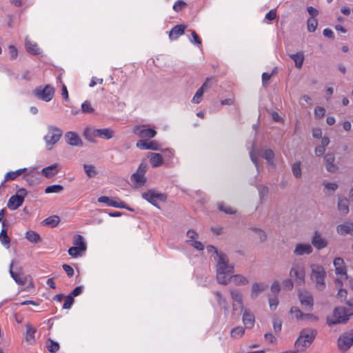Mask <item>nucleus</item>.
<instances>
[{"instance_id": "obj_1", "label": "nucleus", "mask_w": 353, "mask_h": 353, "mask_svg": "<svg viewBox=\"0 0 353 353\" xmlns=\"http://www.w3.org/2000/svg\"><path fill=\"white\" fill-rule=\"evenodd\" d=\"M234 265L229 263L228 256L220 252L216 267L217 282L222 285H228L231 281V278H229L230 274L234 272Z\"/></svg>"}, {"instance_id": "obj_2", "label": "nucleus", "mask_w": 353, "mask_h": 353, "mask_svg": "<svg viewBox=\"0 0 353 353\" xmlns=\"http://www.w3.org/2000/svg\"><path fill=\"white\" fill-rule=\"evenodd\" d=\"M352 315L353 312H350L349 309L344 307H336L333 310L332 314L327 316L326 323L329 326L345 324Z\"/></svg>"}, {"instance_id": "obj_3", "label": "nucleus", "mask_w": 353, "mask_h": 353, "mask_svg": "<svg viewBox=\"0 0 353 353\" xmlns=\"http://www.w3.org/2000/svg\"><path fill=\"white\" fill-rule=\"evenodd\" d=\"M310 269L312 281L315 284V287L319 291H323L326 287L325 280L327 274L325 268L319 264H312Z\"/></svg>"}, {"instance_id": "obj_4", "label": "nucleus", "mask_w": 353, "mask_h": 353, "mask_svg": "<svg viewBox=\"0 0 353 353\" xmlns=\"http://www.w3.org/2000/svg\"><path fill=\"white\" fill-rule=\"evenodd\" d=\"M83 135L88 141L94 143L96 137L110 139L114 136V131L110 128L96 129L94 127H87Z\"/></svg>"}, {"instance_id": "obj_5", "label": "nucleus", "mask_w": 353, "mask_h": 353, "mask_svg": "<svg viewBox=\"0 0 353 353\" xmlns=\"http://www.w3.org/2000/svg\"><path fill=\"white\" fill-rule=\"evenodd\" d=\"M316 332L314 330H303L301 332L299 338L295 341L294 345L297 352L304 351L314 341Z\"/></svg>"}, {"instance_id": "obj_6", "label": "nucleus", "mask_w": 353, "mask_h": 353, "mask_svg": "<svg viewBox=\"0 0 353 353\" xmlns=\"http://www.w3.org/2000/svg\"><path fill=\"white\" fill-rule=\"evenodd\" d=\"M10 274L12 278L17 283L21 285L26 284L27 276L22 272V268L19 265V262L12 261L10 265Z\"/></svg>"}, {"instance_id": "obj_7", "label": "nucleus", "mask_w": 353, "mask_h": 353, "mask_svg": "<svg viewBox=\"0 0 353 353\" xmlns=\"http://www.w3.org/2000/svg\"><path fill=\"white\" fill-rule=\"evenodd\" d=\"M33 94L39 99L48 102L54 95V88L50 85L37 87L33 91Z\"/></svg>"}, {"instance_id": "obj_8", "label": "nucleus", "mask_w": 353, "mask_h": 353, "mask_svg": "<svg viewBox=\"0 0 353 353\" xmlns=\"http://www.w3.org/2000/svg\"><path fill=\"white\" fill-rule=\"evenodd\" d=\"M290 275L295 278L296 285H303L305 283V270L303 265L294 264L290 271Z\"/></svg>"}, {"instance_id": "obj_9", "label": "nucleus", "mask_w": 353, "mask_h": 353, "mask_svg": "<svg viewBox=\"0 0 353 353\" xmlns=\"http://www.w3.org/2000/svg\"><path fill=\"white\" fill-rule=\"evenodd\" d=\"M62 134V130L57 127L49 126L48 133L44 137V140L48 145H54L59 141Z\"/></svg>"}, {"instance_id": "obj_10", "label": "nucleus", "mask_w": 353, "mask_h": 353, "mask_svg": "<svg viewBox=\"0 0 353 353\" xmlns=\"http://www.w3.org/2000/svg\"><path fill=\"white\" fill-rule=\"evenodd\" d=\"M142 196L146 201L150 202L153 205L159 208V205L157 203V201H161L165 202L166 201L167 196L165 194L162 193H157L153 190H149L146 192H143L142 194Z\"/></svg>"}, {"instance_id": "obj_11", "label": "nucleus", "mask_w": 353, "mask_h": 353, "mask_svg": "<svg viewBox=\"0 0 353 353\" xmlns=\"http://www.w3.org/2000/svg\"><path fill=\"white\" fill-rule=\"evenodd\" d=\"M353 344V330L344 333L341 336L337 342V345L341 351H347Z\"/></svg>"}, {"instance_id": "obj_12", "label": "nucleus", "mask_w": 353, "mask_h": 353, "mask_svg": "<svg viewBox=\"0 0 353 353\" xmlns=\"http://www.w3.org/2000/svg\"><path fill=\"white\" fill-rule=\"evenodd\" d=\"M311 243L317 250L325 248L328 245L327 240L322 236L319 231L314 233Z\"/></svg>"}, {"instance_id": "obj_13", "label": "nucleus", "mask_w": 353, "mask_h": 353, "mask_svg": "<svg viewBox=\"0 0 353 353\" xmlns=\"http://www.w3.org/2000/svg\"><path fill=\"white\" fill-rule=\"evenodd\" d=\"M243 311L242 321L247 329H252L255 323V316L248 309H244Z\"/></svg>"}, {"instance_id": "obj_14", "label": "nucleus", "mask_w": 353, "mask_h": 353, "mask_svg": "<svg viewBox=\"0 0 353 353\" xmlns=\"http://www.w3.org/2000/svg\"><path fill=\"white\" fill-rule=\"evenodd\" d=\"M324 161L327 172L335 173L339 170V166L334 163L335 157L332 153H327L324 156Z\"/></svg>"}, {"instance_id": "obj_15", "label": "nucleus", "mask_w": 353, "mask_h": 353, "mask_svg": "<svg viewBox=\"0 0 353 353\" xmlns=\"http://www.w3.org/2000/svg\"><path fill=\"white\" fill-rule=\"evenodd\" d=\"M66 143L72 146H82L83 142L77 133L74 132H68L65 134Z\"/></svg>"}, {"instance_id": "obj_16", "label": "nucleus", "mask_w": 353, "mask_h": 353, "mask_svg": "<svg viewBox=\"0 0 353 353\" xmlns=\"http://www.w3.org/2000/svg\"><path fill=\"white\" fill-rule=\"evenodd\" d=\"M98 201L100 203H107V205L108 206L128 209V208L126 206L125 203L119 199L114 200V199H110L108 196H102L98 199Z\"/></svg>"}, {"instance_id": "obj_17", "label": "nucleus", "mask_w": 353, "mask_h": 353, "mask_svg": "<svg viewBox=\"0 0 353 353\" xmlns=\"http://www.w3.org/2000/svg\"><path fill=\"white\" fill-rule=\"evenodd\" d=\"M313 251L311 245L308 243H297L294 250V254L296 256H303L304 254H310Z\"/></svg>"}, {"instance_id": "obj_18", "label": "nucleus", "mask_w": 353, "mask_h": 353, "mask_svg": "<svg viewBox=\"0 0 353 353\" xmlns=\"http://www.w3.org/2000/svg\"><path fill=\"white\" fill-rule=\"evenodd\" d=\"M137 147L141 150H159V145L157 142L154 141H148L145 139H141L137 142Z\"/></svg>"}, {"instance_id": "obj_19", "label": "nucleus", "mask_w": 353, "mask_h": 353, "mask_svg": "<svg viewBox=\"0 0 353 353\" xmlns=\"http://www.w3.org/2000/svg\"><path fill=\"white\" fill-rule=\"evenodd\" d=\"M134 132L141 138H152L157 132L152 128H144V127H136L134 129Z\"/></svg>"}, {"instance_id": "obj_20", "label": "nucleus", "mask_w": 353, "mask_h": 353, "mask_svg": "<svg viewBox=\"0 0 353 353\" xmlns=\"http://www.w3.org/2000/svg\"><path fill=\"white\" fill-rule=\"evenodd\" d=\"M336 232L341 236H345L346 234L353 236V223L345 222L343 224L337 225Z\"/></svg>"}, {"instance_id": "obj_21", "label": "nucleus", "mask_w": 353, "mask_h": 353, "mask_svg": "<svg viewBox=\"0 0 353 353\" xmlns=\"http://www.w3.org/2000/svg\"><path fill=\"white\" fill-rule=\"evenodd\" d=\"M333 263L334 266L335 267L336 274L344 275L347 279V271L343 259L341 257H336L334 259Z\"/></svg>"}, {"instance_id": "obj_22", "label": "nucleus", "mask_w": 353, "mask_h": 353, "mask_svg": "<svg viewBox=\"0 0 353 353\" xmlns=\"http://www.w3.org/2000/svg\"><path fill=\"white\" fill-rule=\"evenodd\" d=\"M61 170L58 163H54L41 170V174L46 178H51L55 176Z\"/></svg>"}, {"instance_id": "obj_23", "label": "nucleus", "mask_w": 353, "mask_h": 353, "mask_svg": "<svg viewBox=\"0 0 353 353\" xmlns=\"http://www.w3.org/2000/svg\"><path fill=\"white\" fill-rule=\"evenodd\" d=\"M186 28L185 25H176L172 28L169 32V38L170 40L176 39L179 36L184 33V30Z\"/></svg>"}, {"instance_id": "obj_24", "label": "nucleus", "mask_w": 353, "mask_h": 353, "mask_svg": "<svg viewBox=\"0 0 353 353\" xmlns=\"http://www.w3.org/2000/svg\"><path fill=\"white\" fill-rule=\"evenodd\" d=\"M299 298L302 305L309 306L310 308L314 305L313 296L308 292L300 293Z\"/></svg>"}, {"instance_id": "obj_25", "label": "nucleus", "mask_w": 353, "mask_h": 353, "mask_svg": "<svg viewBox=\"0 0 353 353\" xmlns=\"http://www.w3.org/2000/svg\"><path fill=\"white\" fill-rule=\"evenodd\" d=\"M23 200L18 196H12L8 201V208L10 210H16L22 205Z\"/></svg>"}, {"instance_id": "obj_26", "label": "nucleus", "mask_w": 353, "mask_h": 353, "mask_svg": "<svg viewBox=\"0 0 353 353\" xmlns=\"http://www.w3.org/2000/svg\"><path fill=\"white\" fill-rule=\"evenodd\" d=\"M150 161L153 168H157L163 164V157L159 153H150L148 155Z\"/></svg>"}, {"instance_id": "obj_27", "label": "nucleus", "mask_w": 353, "mask_h": 353, "mask_svg": "<svg viewBox=\"0 0 353 353\" xmlns=\"http://www.w3.org/2000/svg\"><path fill=\"white\" fill-rule=\"evenodd\" d=\"M3 228L0 232V241L8 248L10 247V239L7 234V228H6V222L2 223Z\"/></svg>"}, {"instance_id": "obj_28", "label": "nucleus", "mask_w": 353, "mask_h": 353, "mask_svg": "<svg viewBox=\"0 0 353 353\" xmlns=\"http://www.w3.org/2000/svg\"><path fill=\"white\" fill-rule=\"evenodd\" d=\"M290 57L294 61L295 66L300 69L302 68L303 63L305 59L304 54L302 52H299L296 54H292Z\"/></svg>"}, {"instance_id": "obj_29", "label": "nucleus", "mask_w": 353, "mask_h": 353, "mask_svg": "<svg viewBox=\"0 0 353 353\" xmlns=\"http://www.w3.org/2000/svg\"><path fill=\"white\" fill-rule=\"evenodd\" d=\"M25 46L26 50L33 55H37L40 54V49L38 48L37 43H32L29 40H26Z\"/></svg>"}, {"instance_id": "obj_30", "label": "nucleus", "mask_w": 353, "mask_h": 353, "mask_svg": "<svg viewBox=\"0 0 353 353\" xmlns=\"http://www.w3.org/2000/svg\"><path fill=\"white\" fill-rule=\"evenodd\" d=\"M349 200L346 198L339 199L338 202V210L343 214L349 212Z\"/></svg>"}, {"instance_id": "obj_31", "label": "nucleus", "mask_w": 353, "mask_h": 353, "mask_svg": "<svg viewBox=\"0 0 353 353\" xmlns=\"http://www.w3.org/2000/svg\"><path fill=\"white\" fill-rule=\"evenodd\" d=\"M231 298L234 302H236L241 305V310H243V296L241 293L237 290H230Z\"/></svg>"}, {"instance_id": "obj_32", "label": "nucleus", "mask_w": 353, "mask_h": 353, "mask_svg": "<svg viewBox=\"0 0 353 353\" xmlns=\"http://www.w3.org/2000/svg\"><path fill=\"white\" fill-rule=\"evenodd\" d=\"M229 278H231V281L234 282L236 285H245L248 283V279L241 274L229 276Z\"/></svg>"}, {"instance_id": "obj_33", "label": "nucleus", "mask_w": 353, "mask_h": 353, "mask_svg": "<svg viewBox=\"0 0 353 353\" xmlns=\"http://www.w3.org/2000/svg\"><path fill=\"white\" fill-rule=\"evenodd\" d=\"M267 287L264 286L262 284H259L255 283L252 285V294L251 296L253 299H255L258 296L259 293L263 292L266 290Z\"/></svg>"}, {"instance_id": "obj_34", "label": "nucleus", "mask_w": 353, "mask_h": 353, "mask_svg": "<svg viewBox=\"0 0 353 353\" xmlns=\"http://www.w3.org/2000/svg\"><path fill=\"white\" fill-rule=\"evenodd\" d=\"M26 170V168L19 169L16 171L8 172L5 175L4 181L14 180L17 176H20Z\"/></svg>"}, {"instance_id": "obj_35", "label": "nucleus", "mask_w": 353, "mask_h": 353, "mask_svg": "<svg viewBox=\"0 0 353 353\" xmlns=\"http://www.w3.org/2000/svg\"><path fill=\"white\" fill-rule=\"evenodd\" d=\"M60 222V218L57 215H53L46 219L43 223L46 225H48L51 228L56 227Z\"/></svg>"}, {"instance_id": "obj_36", "label": "nucleus", "mask_w": 353, "mask_h": 353, "mask_svg": "<svg viewBox=\"0 0 353 353\" xmlns=\"http://www.w3.org/2000/svg\"><path fill=\"white\" fill-rule=\"evenodd\" d=\"M131 180L134 183L136 187H141L144 185L146 182V178L145 176L134 174L131 176Z\"/></svg>"}, {"instance_id": "obj_37", "label": "nucleus", "mask_w": 353, "mask_h": 353, "mask_svg": "<svg viewBox=\"0 0 353 353\" xmlns=\"http://www.w3.org/2000/svg\"><path fill=\"white\" fill-rule=\"evenodd\" d=\"M26 237L29 241L34 243H37L41 241L39 234L32 230L28 231L26 232Z\"/></svg>"}, {"instance_id": "obj_38", "label": "nucleus", "mask_w": 353, "mask_h": 353, "mask_svg": "<svg viewBox=\"0 0 353 353\" xmlns=\"http://www.w3.org/2000/svg\"><path fill=\"white\" fill-rule=\"evenodd\" d=\"M73 244L74 246H77L81 248V250H86V245L85 242L83 241V236L77 234L74 236L73 239Z\"/></svg>"}, {"instance_id": "obj_39", "label": "nucleus", "mask_w": 353, "mask_h": 353, "mask_svg": "<svg viewBox=\"0 0 353 353\" xmlns=\"http://www.w3.org/2000/svg\"><path fill=\"white\" fill-rule=\"evenodd\" d=\"M83 169L87 176L90 178L94 177L97 174V171L92 165L84 164Z\"/></svg>"}, {"instance_id": "obj_40", "label": "nucleus", "mask_w": 353, "mask_h": 353, "mask_svg": "<svg viewBox=\"0 0 353 353\" xmlns=\"http://www.w3.org/2000/svg\"><path fill=\"white\" fill-rule=\"evenodd\" d=\"M214 294L216 297V300L219 305L222 306L225 311L228 310V304L225 298L222 296V294L219 292H215Z\"/></svg>"}, {"instance_id": "obj_41", "label": "nucleus", "mask_w": 353, "mask_h": 353, "mask_svg": "<svg viewBox=\"0 0 353 353\" xmlns=\"http://www.w3.org/2000/svg\"><path fill=\"white\" fill-rule=\"evenodd\" d=\"M263 157L267 161L269 165H273V159L274 157V152L272 150H265L263 152Z\"/></svg>"}, {"instance_id": "obj_42", "label": "nucleus", "mask_w": 353, "mask_h": 353, "mask_svg": "<svg viewBox=\"0 0 353 353\" xmlns=\"http://www.w3.org/2000/svg\"><path fill=\"white\" fill-rule=\"evenodd\" d=\"M63 190V187L61 185H52L48 186L45 192L46 194L50 193H59Z\"/></svg>"}, {"instance_id": "obj_43", "label": "nucleus", "mask_w": 353, "mask_h": 353, "mask_svg": "<svg viewBox=\"0 0 353 353\" xmlns=\"http://www.w3.org/2000/svg\"><path fill=\"white\" fill-rule=\"evenodd\" d=\"M35 329L33 328L31 326L27 327V332H26V341L32 344L34 342V334H35Z\"/></svg>"}, {"instance_id": "obj_44", "label": "nucleus", "mask_w": 353, "mask_h": 353, "mask_svg": "<svg viewBox=\"0 0 353 353\" xmlns=\"http://www.w3.org/2000/svg\"><path fill=\"white\" fill-rule=\"evenodd\" d=\"M245 333V329L241 326H238L231 330V336L233 338H239Z\"/></svg>"}, {"instance_id": "obj_45", "label": "nucleus", "mask_w": 353, "mask_h": 353, "mask_svg": "<svg viewBox=\"0 0 353 353\" xmlns=\"http://www.w3.org/2000/svg\"><path fill=\"white\" fill-rule=\"evenodd\" d=\"M292 173L297 179L301 176V162L294 163L292 166Z\"/></svg>"}, {"instance_id": "obj_46", "label": "nucleus", "mask_w": 353, "mask_h": 353, "mask_svg": "<svg viewBox=\"0 0 353 353\" xmlns=\"http://www.w3.org/2000/svg\"><path fill=\"white\" fill-rule=\"evenodd\" d=\"M218 208L219 210L224 212L225 214H234L236 213L234 210H233L231 207L225 205L223 203H219Z\"/></svg>"}, {"instance_id": "obj_47", "label": "nucleus", "mask_w": 353, "mask_h": 353, "mask_svg": "<svg viewBox=\"0 0 353 353\" xmlns=\"http://www.w3.org/2000/svg\"><path fill=\"white\" fill-rule=\"evenodd\" d=\"M260 200L261 202L267 197L269 193V188L265 185H261L258 188Z\"/></svg>"}, {"instance_id": "obj_48", "label": "nucleus", "mask_w": 353, "mask_h": 353, "mask_svg": "<svg viewBox=\"0 0 353 353\" xmlns=\"http://www.w3.org/2000/svg\"><path fill=\"white\" fill-rule=\"evenodd\" d=\"M318 26L317 20L314 18L307 19V29L309 32H313L316 30Z\"/></svg>"}, {"instance_id": "obj_49", "label": "nucleus", "mask_w": 353, "mask_h": 353, "mask_svg": "<svg viewBox=\"0 0 353 353\" xmlns=\"http://www.w3.org/2000/svg\"><path fill=\"white\" fill-rule=\"evenodd\" d=\"M81 110L83 113H92L94 110L88 101H84L81 105Z\"/></svg>"}, {"instance_id": "obj_50", "label": "nucleus", "mask_w": 353, "mask_h": 353, "mask_svg": "<svg viewBox=\"0 0 353 353\" xmlns=\"http://www.w3.org/2000/svg\"><path fill=\"white\" fill-rule=\"evenodd\" d=\"M81 248L77 246H73L69 248L68 254L72 257H78L81 255V252H83Z\"/></svg>"}, {"instance_id": "obj_51", "label": "nucleus", "mask_w": 353, "mask_h": 353, "mask_svg": "<svg viewBox=\"0 0 353 353\" xmlns=\"http://www.w3.org/2000/svg\"><path fill=\"white\" fill-rule=\"evenodd\" d=\"M49 341L50 345L47 346L48 351L52 353L57 352L60 348L59 344L57 342H55L51 339H49Z\"/></svg>"}, {"instance_id": "obj_52", "label": "nucleus", "mask_w": 353, "mask_h": 353, "mask_svg": "<svg viewBox=\"0 0 353 353\" xmlns=\"http://www.w3.org/2000/svg\"><path fill=\"white\" fill-rule=\"evenodd\" d=\"M203 92L204 90L203 88H199L196 92L195 93L192 101L194 103H199L201 101Z\"/></svg>"}, {"instance_id": "obj_53", "label": "nucleus", "mask_w": 353, "mask_h": 353, "mask_svg": "<svg viewBox=\"0 0 353 353\" xmlns=\"http://www.w3.org/2000/svg\"><path fill=\"white\" fill-rule=\"evenodd\" d=\"M74 298L72 296L68 295L65 297L64 303L63 305V309L68 310L70 309L72 304L74 303Z\"/></svg>"}, {"instance_id": "obj_54", "label": "nucleus", "mask_w": 353, "mask_h": 353, "mask_svg": "<svg viewBox=\"0 0 353 353\" xmlns=\"http://www.w3.org/2000/svg\"><path fill=\"white\" fill-rule=\"evenodd\" d=\"M290 312L292 314H294L295 317L297 319H301L303 317L304 313H303L299 308L297 307L293 306L291 307Z\"/></svg>"}, {"instance_id": "obj_55", "label": "nucleus", "mask_w": 353, "mask_h": 353, "mask_svg": "<svg viewBox=\"0 0 353 353\" xmlns=\"http://www.w3.org/2000/svg\"><path fill=\"white\" fill-rule=\"evenodd\" d=\"M146 171H147V164L145 163H141L139 165L137 172L135 173H134V174L145 176V174Z\"/></svg>"}, {"instance_id": "obj_56", "label": "nucleus", "mask_w": 353, "mask_h": 353, "mask_svg": "<svg viewBox=\"0 0 353 353\" xmlns=\"http://www.w3.org/2000/svg\"><path fill=\"white\" fill-rule=\"evenodd\" d=\"M186 6H187V3L185 1H183L182 0H179V1H177L174 4L173 9L176 12H179L181 10H183Z\"/></svg>"}, {"instance_id": "obj_57", "label": "nucleus", "mask_w": 353, "mask_h": 353, "mask_svg": "<svg viewBox=\"0 0 353 353\" xmlns=\"http://www.w3.org/2000/svg\"><path fill=\"white\" fill-rule=\"evenodd\" d=\"M325 114V110L323 107L318 106L314 110V115L316 118H322Z\"/></svg>"}, {"instance_id": "obj_58", "label": "nucleus", "mask_w": 353, "mask_h": 353, "mask_svg": "<svg viewBox=\"0 0 353 353\" xmlns=\"http://www.w3.org/2000/svg\"><path fill=\"white\" fill-rule=\"evenodd\" d=\"M274 71L272 73L269 74L268 72H264L262 74V83L263 85H266L268 83V81L271 79L272 76L274 74Z\"/></svg>"}, {"instance_id": "obj_59", "label": "nucleus", "mask_w": 353, "mask_h": 353, "mask_svg": "<svg viewBox=\"0 0 353 353\" xmlns=\"http://www.w3.org/2000/svg\"><path fill=\"white\" fill-rule=\"evenodd\" d=\"M62 267L69 277H72L74 275V270L70 265H69L68 264H63L62 265Z\"/></svg>"}, {"instance_id": "obj_60", "label": "nucleus", "mask_w": 353, "mask_h": 353, "mask_svg": "<svg viewBox=\"0 0 353 353\" xmlns=\"http://www.w3.org/2000/svg\"><path fill=\"white\" fill-rule=\"evenodd\" d=\"M273 327L276 333L279 332L281 330L282 323L279 319H274L273 321Z\"/></svg>"}, {"instance_id": "obj_61", "label": "nucleus", "mask_w": 353, "mask_h": 353, "mask_svg": "<svg viewBox=\"0 0 353 353\" xmlns=\"http://www.w3.org/2000/svg\"><path fill=\"white\" fill-rule=\"evenodd\" d=\"M283 287L287 290H292L294 288V283L291 279H285L283 282Z\"/></svg>"}, {"instance_id": "obj_62", "label": "nucleus", "mask_w": 353, "mask_h": 353, "mask_svg": "<svg viewBox=\"0 0 353 353\" xmlns=\"http://www.w3.org/2000/svg\"><path fill=\"white\" fill-rule=\"evenodd\" d=\"M323 185L326 189L332 192H334L338 188V185L335 183L325 182Z\"/></svg>"}, {"instance_id": "obj_63", "label": "nucleus", "mask_w": 353, "mask_h": 353, "mask_svg": "<svg viewBox=\"0 0 353 353\" xmlns=\"http://www.w3.org/2000/svg\"><path fill=\"white\" fill-rule=\"evenodd\" d=\"M8 50H9V54L10 56V58L12 59H15L18 54V51L16 49V48L13 46H10L8 48Z\"/></svg>"}, {"instance_id": "obj_64", "label": "nucleus", "mask_w": 353, "mask_h": 353, "mask_svg": "<svg viewBox=\"0 0 353 353\" xmlns=\"http://www.w3.org/2000/svg\"><path fill=\"white\" fill-rule=\"evenodd\" d=\"M83 288V286H77L72 290V292L69 295L72 296V298L74 296H77L82 293Z\"/></svg>"}]
</instances>
